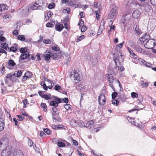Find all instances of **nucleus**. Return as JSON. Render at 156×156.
I'll list each match as a JSON object with an SVG mask.
<instances>
[{
    "label": "nucleus",
    "mask_w": 156,
    "mask_h": 156,
    "mask_svg": "<svg viewBox=\"0 0 156 156\" xmlns=\"http://www.w3.org/2000/svg\"><path fill=\"white\" fill-rule=\"evenodd\" d=\"M119 54L120 55L119 56H116L115 55V57L114 58V61L115 62V64L116 66L114 67L113 70V74L114 75H115L118 72V70H119L121 72H122L124 70V68L122 66H118L117 65V62H119L120 63V57L122 58L121 53H120L119 52Z\"/></svg>",
    "instance_id": "nucleus-1"
},
{
    "label": "nucleus",
    "mask_w": 156,
    "mask_h": 156,
    "mask_svg": "<svg viewBox=\"0 0 156 156\" xmlns=\"http://www.w3.org/2000/svg\"><path fill=\"white\" fill-rule=\"evenodd\" d=\"M70 77L75 80V83H77L80 80V77L78 72L76 70H74L70 75Z\"/></svg>",
    "instance_id": "nucleus-2"
},
{
    "label": "nucleus",
    "mask_w": 156,
    "mask_h": 156,
    "mask_svg": "<svg viewBox=\"0 0 156 156\" xmlns=\"http://www.w3.org/2000/svg\"><path fill=\"white\" fill-rule=\"evenodd\" d=\"M156 45L154 40L152 39H149L148 40L144 45V47L148 49H151L153 48Z\"/></svg>",
    "instance_id": "nucleus-3"
},
{
    "label": "nucleus",
    "mask_w": 156,
    "mask_h": 156,
    "mask_svg": "<svg viewBox=\"0 0 156 156\" xmlns=\"http://www.w3.org/2000/svg\"><path fill=\"white\" fill-rule=\"evenodd\" d=\"M117 14L116 8H112L108 16V18L112 20L111 21V22L112 21V20L115 19Z\"/></svg>",
    "instance_id": "nucleus-4"
},
{
    "label": "nucleus",
    "mask_w": 156,
    "mask_h": 156,
    "mask_svg": "<svg viewBox=\"0 0 156 156\" xmlns=\"http://www.w3.org/2000/svg\"><path fill=\"white\" fill-rule=\"evenodd\" d=\"M131 18V14L128 13L127 14L125 15L122 18V23L125 25L127 24L130 20Z\"/></svg>",
    "instance_id": "nucleus-5"
},
{
    "label": "nucleus",
    "mask_w": 156,
    "mask_h": 156,
    "mask_svg": "<svg viewBox=\"0 0 156 156\" xmlns=\"http://www.w3.org/2000/svg\"><path fill=\"white\" fill-rule=\"evenodd\" d=\"M100 105H105L106 103V99L105 95L101 94L99 96L98 99Z\"/></svg>",
    "instance_id": "nucleus-6"
},
{
    "label": "nucleus",
    "mask_w": 156,
    "mask_h": 156,
    "mask_svg": "<svg viewBox=\"0 0 156 156\" xmlns=\"http://www.w3.org/2000/svg\"><path fill=\"white\" fill-rule=\"evenodd\" d=\"M11 148L9 147H6L4 150H3L2 153V156H8L11 152Z\"/></svg>",
    "instance_id": "nucleus-7"
},
{
    "label": "nucleus",
    "mask_w": 156,
    "mask_h": 156,
    "mask_svg": "<svg viewBox=\"0 0 156 156\" xmlns=\"http://www.w3.org/2000/svg\"><path fill=\"white\" fill-rule=\"evenodd\" d=\"M138 61L140 64H143L146 67H150L151 65L150 63H147L146 61L143 59L139 58L138 59Z\"/></svg>",
    "instance_id": "nucleus-8"
},
{
    "label": "nucleus",
    "mask_w": 156,
    "mask_h": 156,
    "mask_svg": "<svg viewBox=\"0 0 156 156\" xmlns=\"http://www.w3.org/2000/svg\"><path fill=\"white\" fill-rule=\"evenodd\" d=\"M30 55L28 52H26L25 53L22 54L20 55V58H19V61H20V59L24 60L27 58L29 57Z\"/></svg>",
    "instance_id": "nucleus-9"
},
{
    "label": "nucleus",
    "mask_w": 156,
    "mask_h": 156,
    "mask_svg": "<svg viewBox=\"0 0 156 156\" xmlns=\"http://www.w3.org/2000/svg\"><path fill=\"white\" fill-rule=\"evenodd\" d=\"M0 143L2 144V146L4 147L8 144V140L6 138L4 137L1 140Z\"/></svg>",
    "instance_id": "nucleus-10"
},
{
    "label": "nucleus",
    "mask_w": 156,
    "mask_h": 156,
    "mask_svg": "<svg viewBox=\"0 0 156 156\" xmlns=\"http://www.w3.org/2000/svg\"><path fill=\"white\" fill-rule=\"evenodd\" d=\"M11 156H23V152L20 150L14 151L13 154Z\"/></svg>",
    "instance_id": "nucleus-11"
},
{
    "label": "nucleus",
    "mask_w": 156,
    "mask_h": 156,
    "mask_svg": "<svg viewBox=\"0 0 156 156\" xmlns=\"http://www.w3.org/2000/svg\"><path fill=\"white\" fill-rule=\"evenodd\" d=\"M140 14V12L139 10H136L133 11L132 16L134 18L137 19L138 18Z\"/></svg>",
    "instance_id": "nucleus-12"
},
{
    "label": "nucleus",
    "mask_w": 156,
    "mask_h": 156,
    "mask_svg": "<svg viewBox=\"0 0 156 156\" xmlns=\"http://www.w3.org/2000/svg\"><path fill=\"white\" fill-rule=\"evenodd\" d=\"M127 49L129 52L130 56L131 58H133L134 59H136L137 58V55L134 53L133 51L130 48L128 47Z\"/></svg>",
    "instance_id": "nucleus-13"
},
{
    "label": "nucleus",
    "mask_w": 156,
    "mask_h": 156,
    "mask_svg": "<svg viewBox=\"0 0 156 156\" xmlns=\"http://www.w3.org/2000/svg\"><path fill=\"white\" fill-rule=\"evenodd\" d=\"M134 48L136 51L138 52L144 53L145 51L144 50L141 48L138 45L134 47Z\"/></svg>",
    "instance_id": "nucleus-14"
},
{
    "label": "nucleus",
    "mask_w": 156,
    "mask_h": 156,
    "mask_svg": "<svg viewBox=\"0 0 156 156\" xmlns=\"http://www.w3.org/2000/svg\"><path fill=\"white\" fill-rule=\"evenodd\" d=\"M86 126L89 129H91L94 127V122L93 121L91 120L87 122L86 125Z\"/></svg>",
    "instance_id": "nucleus-15"
},
{
    "label": "nucleus",
    "mask_w": 156,
    "mask_h": 156,
    "mask_svg": "<svg viewBox=\"0 0 156 156\" xmlns=\"http://www.w3.org/2000/svg\"><path fill=\"white\" fill-rule=\"evenodd\" d=\"M8 7L5 4H2L0 5V11L2 12L3 11L7 10L8 9Z\"/></svg>",
    "instance_id": "nucleus-16"
},
{
    "label": "nucleus",
    "mask_w": 156,
    "mask_h": 156,
    "mask_svg": "<svg viewBox=\"0 0 156 156\" xmlns=\"http://www.w3.org/2000/svg\"><path fill=\"white\" fill-rule=\"evenodd\" d=\"M5 126L4 120L3 118L0 119V131L4 129Z\"/></svg>",
    "instance_id": "nucleus-17"
},
{
    "label": "nucleus",
    "mask_w": 156,
    "mask_h": 156,
    "mask_svg": "<svg viewBox=\"0 0 156 156\" xmlns=\"http://www.w3.org/2000/svg\"><path fill=\"white\" fill-rule=\"evenodd\" d=\"M107 80L110 83H112L114 80V77L112 74H108Z\"/></svg>",
    "instance_id": "nucleus-18"
},
{
    "label": "nucleus",
    "mask_w": 156,
    "mask_h": 156,
    "mask_svg": "<svg viewBox=\"0 0 156 156\" xmlns=\"http://www.w3.org/2000/svg\"><path fill=\"white\" fill-rule=\"evenodd\" d=\"M18 45L17 44H15L14 46L11 47L9 49V50L10 51H12L13 52H15L17 50Z\"/></svg>",
    "instance_id": "nucleus-19"
},
{
    "label": "nucleus",
    "mask_w": 156,
    "mask_h": 156,
    "mask_svg": "<svg viewBox=\"0 0 156 156\" xmlns=\"http://www.w3.org/2000/svg\"><path fill=\"white\" fill-rule=\"evenodd\" d=\"M149 37L150 36L146 34H144L143 36L142 37H141L140 40L141 42L142 41H143V43L146 40L149 39Z\"/></svg>",
    "instance_id": "nucleus-20"
},
{
    "label": "nucleus",
    "mask_w": 156,
    "mask_h": 156,
    "mask_svg": "<svg viewBox=\"0 0 156 156\" xmlns=\"http://www.w3.org/2000/svg\"><path fill=\"white\" fill-rule=\"evenodd\" d=\"M56 30L58 31H61L64 28L63 25L62 24H60L58 25H56L55 26Z\"/></svg>",
    "instance_id": "nucleus-21"
},
{
    "label": "nucleus",
    "mask_w": 156,
    "mask_h": 156,
    "mask_svg": "<svg viewBox=\"0 0 156 156\" xmlns=\"http://www.w3.org/2000/svg\"><path fill=\"white\" fill-rule=\"evenodd\" d=\"M41 6L36 3L31 7L32 9L34 10L36 9H41Z\"/></svg>",
    "instance_id": "nucleus-22"
},
{
    "label": "nucleus",
    "mask_w": 156,
    "mask_h": 156,
    "mask_svg": "<svg viewBox=\"0 0 156 156\" xmlns=\"http://www.w3.org/2000/svg\"><path fill=\"white\" fill-rule=\"evenodd\" d=\"M51 57V53L50 52H48L44 55V58L46 60H48Z\"/></svg>",
    "instance_id": "nucleus-23"
},
{
    "label": "nucleus",
    "mask_w": 156,
    "mask_h": 156,
    "mask_svg": "<svg viewBox=\"0 0 156 156\" xmlns=\"http://www.w3.org/2000/svg\"><path fill=\"white\" fill-rule=\"evenodd\" d=\"M135 31L136 33L138 35H140V34L142 33V32L139 28V27L138 25H136L135 28Z\"/></svg>",
    "instance_id": "nucleus-24"
},
{
    "label": "nucleus",
    "mask_w": 156,
    "mask_h": 156,
    "mask_svg": "<svg viewBox=\"0 0 156 156\" xmlns=\"http://www.w3.org/2000/svg\"><path fill=\"white\" fill-rule=\"evenodd\" d=\"M41 108L43 109V111L44 112H46L47 111V106L46 104L43 103H41Z\"/></svg>",
    "instance_id": "nucleus-25"
},
{
    "label": "nucleus",
    "mask_w": 156,
    "mask_h": 156,
    "mask_svg": "<svg viewBox=\"0 0 156 156\" xmlns=\"http://www.w3.org/2000/svg\"><path fill=\"white\" fill-rule=\"evenodd\" d=\"M49 104L51 106L55 107H56L58 105V103H57V102L56 101H55V100L50 101Z\"/></svg>",
    "instance_id": "nucleus-26"
},
{
    "label": "nucleus",
    "mask_w": 156,
    "mask_h": 156,
    "mask_svg": "<svg viewBox=\"0 0 156 156\" xmlns=\"http://www.w3.org/2000/svg\"><path fill=\"white\" fill-rule=\"evenodd\" d=\"M69 139L70 140H71V142L73 143V145L76 146L78 145V143L76 140L73 139L72 137H70Z\"/></svg>",
    "instance_id": "nucleus-27"
},
{
    "label": "nucleus",
    "mask_w": 156,
    "mask_h": 156,
    "mask_svg": "<svg viewBox=\"0 0 156 156\" xmlns=\"http://www.w3.org/2000/svg\"><path fill=\"white\" fill-rule=\"evenodd\" d=\"M51 58H52V59L55 60L56 59H58V55H57L56 53H51Z\"/></svg>",
    "instance_id": "nucleus-28"
},
{
    "label": "nucleus",
    "mask_w": 156,
    "mask_h": 156,
    "mask_svg": "<svg viewBox=\"0 0 156 156\" xmlns=\"http://www.w3.org/2000/svg\"><path fill=\"white\" fill-rule=\"evenodd\" d=\"M128 120L129 122L131 123V124H133L135 126H138L136 124V123L133 118H131L130 117H128Z\"/></svg>",
    "instance_id": "nucleus-29"
},
{
    "label": "nucleus",
    "mask_w": 156,
    "mask_h": 156,
    "mask_svg": "<svg viewBox=\"0 0 156 156\" xmlns=\"http://www.w3.org/2000/svg\"><path fill=\"white\" fill-rule=\"evenodd\" d=\"M17 39L21 41H24L25 39V37L23 35H19L18 36Z\"/></svg>",
    "instance_id": "nucleus-30"
},
{
    "label": "nucleus",
    "mask_w": 156,
    "mask_h": 156,
    "mask_svg": "<svg viewBox=\"0 0 156 156\" xmlns=\"http://www.w3.org/2000/svg\"><path fill=\"white\" fill-rule=\"evenodd\" d=\"M14 74V76L16 75V77H19L22 75V72L21 71L19 70L16 73L15 72Z\"/></svg>",
    "instance_id": "nucleus-31"
},
{
    "label": "nucleus",
    "mask_w": 156,
    "mask_h": 156,
    "mask_svg": "<svg viewBox=\"0 0 156 156\" xmlns=\"http://www.w3.org/2000/svg\"><path fill=\"white\" fill-rule=\"evenodd\" d=\"M8 64L9 65L12 66H14L15 65H16L15 63L14 62V61L12 59L9 60L8 62Z\"/></svg>",
    "instance_id": "nucleus-32"
},
{
    "label": "nucleus",
    "mask_w": 156,
    "mask_h": 156,
    "mask_svg": "<svg viewBox=\"0 0 156 156\" xmlns=\"http://www.w3.org/2000/svg\"><path fill=\"white\" fill-rule=\"evenodd\" d=\"M55 5L54 2H51L48 5V7L49 9H51L55 7Z\"/></svg>",
    "instance_id": "nucleus-33"
},
{
    "label": "nucleus",
    "mask_w": 156,
    "mask_h": 156,
    "mask_svg": "<svg viewBox=\"0 0 156 156\" xmlns=\"http://www.w3.org/2000/svg\"><path fill=\"white\" fill-rule=\"evenodd\" d=\"M50 96H51V94H48V95L44 94L43 95V97H42V98H44L46 100H48L50 99Z\"/></svg>",
    "instance_id": "nucleus-34"
},
{
    "label": "nucleus",
    "mask_w": 156,
    "mask_h": 156,
    "mask_svg": "<svg viewBox=\"0 0 156 156\" xmlns=\"http://www.w3.org/2000/svg\"><path fill=\"white\" fill-rule=\"evenodd\" d=\"M51 127L53 129H61L62 128V127L59 126V125L56 126L55 125H52Z\"/></svg>",
    "instance_id": "nucleus-35"
},
{
    "label": "nucleus",
    "mask_w": 156,
    "mask_h": 156,
    "mask_svg": "<svg viewBox=\"0 0 156 156\" xmlns=\"http://www.w3.org/2000/svg\"><path fill=\"white\" fill-rule=\"evenodd\" d=\"M47 81L49 82L51 84V85L48 86V88H49L50 89H51L52 88V87H53L54 86V83H53V85H52V81H51L50 80L48 79H47Z\"/></svg>",
    "instance_id": "nucleus-36"
},
{
    "label": "nucleus",
    "mask_w": 156,
    "mask_h": 156,
    "mask_svg": "<svg viewBox=\"0 0 156 156\" xmlns=\"http://www.w3.org/2000/svg\"><path fill=\"white\" fill-rule=\"evenodd\" d=\"M58 146L60 147H65V144L62 142H58L57 144Z\"/></svg>",
    "instance_id": "nucleus-37"
},
{
    "label": "nucleus",
    "mask_w": 156,
    "mask_h": 156,
    "mask_svg": "<svg viewBox=\"0 0 156 156\" xmlns=\"http://www.w3.org/2000/svg\"><path fill=\"white\" fill-rule=\"evenodd\" d=\"M43 42L45 44H50L51 43V40L48 39H44L43 40Z\"/></svg>",
    "instance_id": "nucleus-38"
},
{
    "label": "nucleus",
    "mask_w": 156,
    "mask_h": 156,
    "mask_svg": "<svg viewBox=\"0 0 156 156\" xmlns=\"http://www.w3.org/2000/svg\"><path fill=\"white\" fill-rule=\"evenodd\" d=\"M25 75L29 78L31 77L32 74L30 72L28 71L25 73Z\"/></svg>",
    "instance_id": "nucleus-39"
},
{
    "label": "nucleus",
    "mask_w": 156,
    "mask_h": 156,
    "mask_svg": "<svg viewBox=\"0 0 156 156\" xmlns=\"http://www.w3.org/2000/svg\"><path fill=\"white\" fill-rule=\"evenodd\" d=\"M34 144L33 141L31 140H29L28 142V145L30 147H31L32 146H33L34 148L35 149V147H36V146L35 145L34 147V146L33 144Z\"/></svg>",
    "instance_id": "nucleus-40"
},
{
    "label": "nucleus",
    "mask_w": 156,
    "mask_h": 156,
    "mask_svg": "<svg viewBox=\"0 0 156 156\" xmlns=\"http://www.w3.org/2000/svg\"><path fill=\"white\" fill-rule=\"evenodd\" d=\"M140 84L142 86L144 87H147L148 86V83L147 82H144V81L143 80L141 81L140 82Z\"/></svg>",
    "instance_id": "nucleus-41"
},
{
    "label": "nucleus",
    "mask_w": 156,
    "mask_h": 156,
    "mask_svg": "<svg viewBox=\"0 0 156 156\" xmlns=\"http://www.w3.org/2000/svg\"><path fill=\"white\" fill-rule=\"evenodd\" d=\"M14 76V74H6V78L9 79L10 80H12V76Z\"/></svg>",
    "instance_id": "nucleus-42"
},
{
    "label": "nucleus",
    "mask_w": 156,
    "mask_h": 156,
    "mask_svg": "<svg viewBox=\"0 0 156 156\" xmlns=\"http://www.w3.org/2000/svg\"><path fill=\"white\" fill-rule=\"evenodd\" d=\"M54 89L56 91L58 90H59V91L62 90L61 87L58 84L55 85Z\"/></svg>",
    "instance_id": "nucleus-43"
},
{
    "label": "nucleus",
    "mask_w": 156,
    "mask_h": 156,
    "mask_svg": "<svg viewBox=\"0 0 156 156\" xmlns=\"http://www.w3.org/2000/svg\"><path fill=\"white\" fill-rule=\"evenodd\" d=\"M124 43V42H123L122 43L118 44L116 46V48L117 49H120L122 48Z\"/></svg>",
    "instance_id": "nucleus-44"
},
{
    "label": "nucleus",
    "mask_w": 156,
    "mask_h": 156,
    "mask_svg": "<svg viewBox=\"0 0 156 156\" xmlns=\"http://www.w3.org/2000/svg\"><path fill=\"white\" fill-rule=\"evenodd\" d=\"M53 97L55 98V101H56L57 102V103H58V104L61 102V100L60 98H57L54 96H53Z\"/></svg>",
    "instance_id": "nucleus-45"
},
{
    "label": "nucleus",
    "mask_w": 156,
    "mask_h": 156,
    "mask_svg": "<svg viewBox=\"0 0 156 156\" xmlns=\"http://www.w3.org/2000/svg\"><path fill=\"white\" fill-rule=\"evenodd\" d=\"M100 12L99 10H98L97 11H95L96 17L98 20V19L100 18V15L99 14V13Z\"/></svg>",
    "instance_id": "nucleus-46"
},
{
    "label": "nucleus",
    "mask_w": 156,
    "mask_h": 156,
    "mask_svg": "<svg viewBox=\"0 0 156 156\" xmlns=\"http://www.w3.org/2000/svg\"><path fill=\"white\" fill-rule=\"evenodd\" d=\"M16 29L17 30L19 26V27L20 28L22 26L21 22L20 21L16 23Z\"/></svg>",
    "instance_id": "nucleus-47"
},
{
    "label": "nucleus",
    "mask_w": 156,
    "mask_h": 156,
    "mask_svg": "<svg viewBox=\"0 0 156 156\" xmlns=\"http://www.w3.org/2000/svg\"><path fill=\"white\" fill-rule=\"evenodd\" d=\"M51 48L53 50L57 51H58L59 50V48L57 46H53Z\"/></svg>",
    "instance_id": "nucleus-48"
},
{
    "label": "nucleus",
    "mask_w": 156,
    "mask_h": 156,
    "mask_svg": "<svg viewBox=\"0 0 156 156\" xmlns=\"http://www.w3.org/2000/svg\"><path fill=\"white\" fill-rule=\"evenodd\" d=\"M1 45L2 48H3L5 49H6L8 47V44H7L5 43L3 44H1Z\"/></svg>",
    "instance_id": "nucleus-49"
},
{
    "label": "nucleus",
    "mask_w": 156,
    "mask_h": 156,
    "mask_svg": "<svg viewBox=\"0 0 156 156\" xmlns=\"http://www.w3.org/2000/svg\"><path fill=\"white\" fill-rule=\"evenodd\" d=\"M85 38V36L84 35H81L78 38L76 42H79L80 41L82 40Z\"/></svg>",
    "instance_id": "nucleus-50"
},
{
    "label": "nucleus",
    "mask_w": 156,
    "mask_h": 156,
    "mask_svg": "<svg viewBox=\"0 0 156 156\" xmlns=\"http://www.w3.org/2000/svg\"><path fill=\"white\" fill-rule=\"evenodd\" d=\"M131 96L133 98H137V97H138V94L137 93H136L134 92H133L131 93Z\"/></svg>",
    "instance_id": "nucleus-51"
},
{
    "label": "nucleus",
    "mask_w": 156,
    "mask_h": 156,
    "mask_svg": "<svg viewBox=\"0 0 156 156\" xmlns=\"http://www.w3.org/2000/svg\"><path fill=\"white\" fill-rule=\"evenodd\" d=\"M117 95V93L116 92H114L112 93V98L114 99L116 98Z\"/></svg>",
    "instance_id": "nucleus-52"
},
{
    "label": "nucleus",
    "mask_w": 156,
    "mask_h": 156,
    "mask_svg": "<svg viewBox=\"0 0 156 156\" xmlns=\"http://www.w3.org/2000/svg\"><path fill=\"white\" fill-rule=\"evenodd\" d=\"M56 114L55 112L52 113L53 121L54 122H56V118L55 117Z\"/></svg>",
    "instance_id": "nucleus-53"
},
{
    "label": "nucleus",
    "mask_w": 156,
    "mask_h": 156,
    "mask_svg": "<svg viewBox=\"0 0 156 156\" xmlns=\"http://www.w3.org/2000/svg\"><path fill=\"white\" fill-rule=\"evenodd\" d=\"M43 130L44 132L46 133L47 134L49 135L50 134V131L48 129H43Z\"/></svg>",
    "instance_id": "nucleus-54"
},
{
    "label": "nucleus",
    "mask_w": 156,
    "mask_h": 156,
    "mask_svg": "<svg viewBox=\"0 0 156 156\" xmlns=\"http://www.w3.org/2000/svg\"><path fill=\"white\" fill-rule=\"evenodd\" d=\"M119 103V102L116 100L114 99L112 100V103L113 105L115 104L116 105H117Z\"/></svg>",
    "instance_id": "nucleus-55"
},
{
    "label": "nucleus",
    "mask_w": 156,
    "mask_h": 156,
    "mask_svg": "<svg viewBox=\"0 0 156 156\" xmlns=\"http://www.w3.org/2000/svg\"><path fill=\"white\" fill-rule=\"evenodd\" d=\"M105 24V22L104 20H102L101 21L100 25L99 27L101 28V29L102 28V26L103 27H104V25Z\"/></svg>",
    "instance_id": "nucleus-56"
},
{
    "label": "nucleus",
    "mask_w": 156,
    "mask_h": 156,
    "mask_svg": "<svg viewBox=\"0 0 156 156\" xmlns=\"http://www.w3.org/2000/svg\"><path fill=\"white\" fill-rule=\"evenodd\" d=\"M78 25H80V27L84 26V21L81 19L79 22Z\"/></svg>",
    "instance_id": "nucleus-57"
},
{
    "label": "nucleus",
    "mask_w": 156,
    "mask_h": 156,
    "mask_svg": "<svg viewBox=\"0 0 156 156\" xmlns=\"http://www.w3.org/2000/svg\"><path fill=\"white\" fill-rule=\"evenodd\" d=\"M82 27V28L81 29V32H84L87 30V27L84 26Z\"/></svg>",
    "instance_id": "nucleus-58"
},
{
    "label": "nucleus",
    "mask_w": 156,
    "mask_h": 156,
    "mask_svg": "<svg viewBox=\"0 0 156 156\" xmlns=\"http://www.w3.org/2000/svg\"><path fill=\"white\" fill-rule=\"evenodd\" d=\"M128 44L130 46L134 47V44L133 42L132 41H129L128 42Z\"/></svg>",
    "instance_id": "nucleus-59"
},
{
    "label": "nucleus",
    "mask_w": 156,
    "mask_h": 156,
    "mask_svg": "<svg viewBox=\"0 0 156 156\" xmlns=\"http://www.w3.org/2000/svg\"><path fill=\"white\" fill-rule=\"evenodd\" d=\"M45 91H40L39 90L38 91V94H39V95L42 98V97H43V94L45 93Z\"/></svg>",
    "instance_id": "nucleus-60"
},
{
    "label": "nucleus",
    "mask_w": 156,
    "mask_h": 156,
    "mask_svg": "<svg viewBox=\"0 0 156 156\" xmlns=\"http://www.w3.org/2000/svg\"><path fill=\"white\" fill-rule=\"evenodd\" d=\"M20 52L22 54L25 53L26 52H27V51H25V48H22L20 49Z\"/></svg>",
    "instance_id": "nucleus-61"
},
{
    "label": "nucleus",
    "mask_w": 156,
    "mask_h": 156,
    "mask_svg": "<svg viewBox=\"0 0 156 156\" xmlns=\"http://www.w3.org/2000/svg\"><path fill=\"white\" fill-rule=\"evenodd\" d=\"M151 4L153 5H156V0H150Z\"/></svg>",
    "instance_id": "nucleus-62"
},
{
    "label": "nucleus",
    "mask_w": 156,
    "mask_h": 156,
    "mask_svg": "<svg viewBox=\"0 0 156 156\" xmlns=\"http://www.w3.org/2000/svg\"><path fill=\"white\" fill-rule=\"evenodd\" d=\"M70 105L69 104H66L64 105V108L66 110H68L70 108Z\"/></svg>",
    "instance_id": "nucleus-63"
},
{
    "label": "nucleus",
    "mask_w": 156,
    "mask_h": 156,
    "mask_svg": "<svg viewBox=\"0 0 156 156\" xmlns=\"http://www.w3.org/2000/svg\"><path fill=\"white\" fill-rule=\"evenodd\" d=\"M4 17L5 19H8L9 20H10L11 19L12 16H11L9 15H4Z\"/></svg>",
    "instance_id": "nucleus-64"
}]
</instances>
